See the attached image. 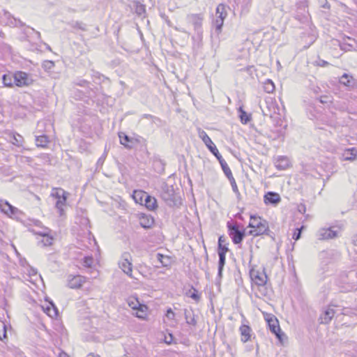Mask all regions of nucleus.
Here are the masks:
<instances>
[{
    "instance_id": "nucleus-1",
    "label": "nucleus",
    "mask_w": 357,
    "mask_h": 357,
    "mask_svg": "<svg viewBox=\"0 0 357 357\" xmlns=\"http://www.w3.org/2000/svg\"><path fill=\"white\" fill-rule=\"evenodd\" d=\"M248 227L252 228V229L249 231L250 235L254 236L262 234L270 235L268 234L270 231L267 221L261 218L259 216L250 215Z\"/></svg>"
},
{
    "instance_id": "nucleus-2",
    "label": "nucleus",
    "mask_w": 357,
    "mask_h": 357,
    "mask_svg": "<svg viewBox=\"0 0 357 357\" xmlns=\"http://www.w3.org/2000/svg\"><path fill=\"white\" fill-rule=\"evenodd\" d=\"M161 197L169 206H178L181 204L180 197L175 193L174 187L165 184L162 187Z\"/></svg>"
},
{
    "instance_id": "nucleus-3",
    "label": "nucleus",
    "mask_w": 357,
    "mask_h": 357,
    "mask_svg": "<svg viewBox=\"0 0 357 357\" xmlns=\"http://www.w3.org/2000/svg\"><path fill=\"white\" fill-rule=\"evenodd\" d=\"M227 16L225 5L220 3L215 11V19L213 21V24L215 28V31L219 34L222 31L224 20Z\"/></svg>"
},
{
    "instance_id": "nucleus-4",
    "label": "nucleus",
    "mask_w": 357,
    "mask_h": 357,
    "mask_svg": "<svg viewBox=\"0 0 357 357\" xmlns=\"http://www.w3.org/2000/svg\"><path fill=\"white\" fill-rule=\"evenodd\" d=\"M228 233L229 236L232 240L234 244L241 243L245 236V230H240L238 226L236 224H231L230 222H227Z\"/></svg>"
},
{
    "instance_id": "nucleus-5",
    "label": "nucleus",
    "mask_w": 357,
    "mask_h": 357,
    "mask_svg": "<svg viewBox=\"0 0 357 357\" xmlns=\"http://www.w3.org/2000/svg\"><path fill=\"white\" fill-rule=\"evenodd\" d=\"M120 268L130 278H133L132 275V257L128 252H125L122 254L121 261L119 263Z\"/></svg>"
},
{
    "instance_id": "nucleus-6",
    "label": "nucleus",
    "mask_w": 357,
    "mask_h": 357,
    "mask_svg": "<svg viewBox=\"0 0 357 357\" xmlns=\"http://www.w3.org/2000/svg\"><path fill=\"white\" fill-rule=\"evenodd\" d=\"M137 195H141V202H142L143 199H144V205L148 209L153 211L157 208V201L155 197L150 196L149 195L143 191H135L133 197L135 200H137Z\"/></svg>"
},
{
    "instance_id": "nucleus-7",
    "label": "nucleus",
    "mask_w": 357,
    "mask_h": 357,
    "mask_svg": "<svg viewBox=\"0 0 357 357\" xmlns=\"http://www.w3.org/2000/svg\"><path fill=\"white\" fill-rule=\"evenodd\" d=\"M14 83L16 86L22 87L31 84L33 82L31 77L25 72L17 71L13 75Z\"/></svg>"
},
{
    "instance_id": "nucleus-8",
    "label": "nucleus",
    "mask_w": 357,
    "mask_h": 357,
    "mask_svg": "<svg viewBox=\"0 0 357 357\" xmlns=\"http://www.w3.org/2000/svg\"><path fill=\"white\" fill-rule=\"evenodd\" d=\"M227 245L228 243H225L222 245H218V254L219 256L218 275L219 278H222V271L226 260V253L229 251Z\"/></svg>"
},
{
    "instance_id": "nucleus-9",
    "label": "nucleus",
    "mask_w": 357,
    "mask_h": 357,
    "mask_svg": "<svg viewBox=\"0 0 357 357\" xmlns=\"http://www.w3.org/2000/svg\"><path fill=\"white\" fill-rule=\"evenodd\" d=\"M270 331L275 335L276 337L282 342V337L285 335L281 331L278 319L274 317H271L266 319Z\"/></svg>"
},
{
    "instance_id": "nucleus-10",
    "label": "nucleus",
    "mask_w": 357,
    "mask_h": 357,
    "mask_svg": "<svg viewBox=\"0 0 357 357\" xmlns=\"http://www.w3.org/2000/svg\"><path fill=\"white\" fill-rule=\"evenodd\" d=\"M250 275L251 279L258 286H264L267 282V275L264 271V269L260 272L258 270L252 268L250 271Z\"/></svg>"
},
{
    "instance_id": "nucleus-11",
    "label": "nucleus",
    "mask_w": 357,
    "mask_h": 357,
    "mask_svg": "<svg viewBox=\"0 0 357 357\" xmlns=\"http://www.w3.org/2000/svg\"><path fill=\"white\" fill-rule=\"evenodd\" d=\"M204 16L202 14H190L187 15V21L193 25L195 31L199 33L202 29Z\"/></svg>"
},
{
    "instance_id": "nucleus-12",
    "label": "nucleus",
    "mask_w": 357,
    "mask_h": 357,
    "mask_svg": "<svg viewBox=\"0 0 357 357\" xmlns=\"http://www.w3.org/2000/svg\"><path fill=\"white\" fill-rule=\"evenodd\" d=\"M338 231L335 229V227L328 228H321L319 230L317 236L319 240H328L337 237Z\"/></svg>"
},
{
    "instance_id": "nucleus-13",
    "label": "nucleus",
    "mask_w": 357,
    "mask_h": 357,
    "mask_svg": "<svg viewBox=\"0 0 357 357\" xmlns=\"http://www.w3.org/2000/svg\"><path fill=\"white\" fill-rule=\"evenodd\" d=\"M0 211L8 217L17 215L20 211L17 208L12 206L8 201L0 199Z\"/></svg>"
},
{
    "instance_id": "nucleus-14",
    "label": "nucleus",
    "mask_w": 357,
    "mask_h": 357,
    "mask_svg": "<svg viewBox=\"0 0 357 357\" xmlns=\"http://www.w3.org/2000/svg\"><path fill=\"white\" fill-rule=\"evenodd\" d=\"M199 136L214 156L220 153L218 149L216 148V146L214 144V143L212 142L205 131L200 130L199 132Z\"/></svg>"
},
{
    "instance_id": "nucleus-15",
    "label": "nucleus",
    "mask_w": 357,
    "mask_h": 357,
    "mask_svg": "<svg viewBox=\"0 0 357 357\" xmlns=\"http://www.w3.org/2000/svg\"><path fill=\"white\" fill-rule=\"evenodd\" d=\"M331 306H334L333 305H330L328 306L322 312V314L319 317L320 324H329L332 319L335 315V310L333 308H331Z\"/></svg>"
},
{
    "instance_id": "nucleus-16",
    "label": "nucleus",
    "mask_w": 357,
    "mask_h": 357,
    "mask_svg": "<svg viewBox=\"0 0 357 357\" xmlns=\"http://www.w3.org/2000/svg\"><path fill=\"white\" fill-rule=\"evenodd\" d=\"M85 278L81 275H69L68 286L71 289H78L82 287Z\"/></svg>"
},
{
    "instance_id": "nucleus-17",
    "label": "nucleus",
    "mask_w": 357,
    "mask_h": 357,
    "mask_svg": "<svg viewBox=\"0 0 357 357\" xmlns=\"http://www.w3.org/2000/svg\"><path fill=\"white\" fill-rule=\"evenodd\" d=\"M139 220L140 226L144 229H150L154 224V219L151 215L141 213Z\"/></svg>"
},
{
    "instance_id": "nucleus-18",
    "label": "nucleus",
    "mask_w": 357,
    "mask_h": 357,
    "mask_svg": "<svg viewBox=\"0 0 357 357\" xmlns=\"http://www.w3.org/2000/svg\"><path fill=\"white\" fill-rule=\"evenodd\" d=\"M289 160L287 156L280 155L275 159V166L279 170H284L289 167Z\"/></svg>"
},
{
    "instance_id": "nucleus-19",
    "label": "nucleus",
    "mask_w": 357,
    "mask_h": 357,
    "mask_svg": "<svg viewBox=\"0 0 357 357\" xmlns=\"http://www.w3.org/2000/svg\"><path fill=\"white\" fill-rule=\"evenodd\" d=\"M264 201L266 204L276 205L281 201V198L277 192H268L264 197Z\"/></svg>"
},
{
    "instance_id": "nucleus-20",
    "label": "nucleus",
    "mask_w": 357,
    "mask_h": 357,
    "mask_svg": "<svg viewBox=\"0 0 357 357\" xmlns=\"http://www.w3.org/2000/svg\"><path fill=\"white\" fill-rule=\"evenodd\" d=\"M119 137L120 143L126 148L131 149L134 147V139H132V137H129L124 132H119Z\"/></svg>"
},
{
    "instance_id": "nucleus-21",
    "label": "nucleus",
    "mask_w": 357,
    "mask_h": 357,
    "mask_svg": "<svg viewBox=\"0 0 357 357\" xmlns=\"http://www.w3.org/2000/svg\"><path fill=\"white\" fill-rule=\"evenodd\" d=\"M357 155V149L356 148H350L345 149L342 154V160H349L353 161L356 159Z\"/></svg>"
},
{
    "instance_id": "nucleus-22",
    "label": "nucleus",
    "mask_w": 357,
    "mask_h": 357,
    "mask_svg": "<svg viewBox=\"0 0 357 357\" xmlns=\"http://www.w3.org/2000/svg\"><path fill=\"white\" fill-rule=\"evenodd\" d=\"M128 305L133 310H137L142 314H144V308L146 309V306L142 305L137 298L130 297L128 300Z\"/></svg>"
},
{
    "instance_id": "nucleus-23",
    "label": "nucleus",
    "mask_w": 357,
    "mask_h": 357,
    "mask_svg": "<svg viewBox=\"0 0 357 357\" xmlns=\"http://www.w3.org/2000/svg\"><path fill=\"white\" fill-rule=\"evenodd\" d=\"M241 335V341L246 342L250 339V333L252 331L251 328L245 324L241 325L239 328Z\"/></svg>"
},
{
    "instance_id": "nucleus-24",
    "label": "nucleus",
    "mask_w": 357,
    "mask_h": 357,
    "mask_svg": "<svg viewBox=\"0 0 357 357\" xmlns=\"http://www.w3.org/2000/svg\"><path fill=\"white\" fill-rule=\"evenodd\" d=\"M8 141L18 147L22 146L23 137L17 133H10L8 135Z\"/></svg>"
},
{
    "instance_id": "nucleus-25",
    "label": "nucleus",
    "mask_w": 357,
    "mask_h": 357,
    "mask_svg": "<svg viewBox=\"0 0 357 357\" xmlns=\"http://www.w3.org/2000/svg\"><path fill=\"white\" fill-rule=\"evenodd\" d=\"M156 259L160 263L161 266L169 267L172 264V259L167 255L157 253Z\"/></svg>"
},
{
    "instance_id": "nucleus-26",
    "label": "nucleus",
    "mask_w": 357,
    "mask_h": 357,
    "mask_svg": "<svg viewBox=\"0 0 357 357\" xmlns=\"http://www.w3.org/2000/svg\"><path fill=\"white\" fill-rule=\"evenodd\" d=\"M184 316L185 321L188 324L192 326H195L197 324V321L195 318V314L192 310L185 309Z\"/></svg>"
},
{
    "instance_id": "nucleus-27",
    "label": "nucleus",
    "mask_w": 357,
    "mask_h": 357,
    "mask_svg": "<svg viewBox=\"0 0 357 357\" xmlns=\"http://www.w3.org/2000/svg\"><path fill=\"white\" fill-rule=\"evenodd\" d=\"M67 200V196L61 197V199H57L55 206L58 210L60 216H62L64 214L63 207L66 206Z\"/></svg>"
},
{
    "instance_id": "nucleus-28",
    "label": "nucleus",
    "mask_w": 357,
    "mask_h": 357,
    "mask_svg": "<svg viewBox=\"0 0 357 357\" xmlns=\"http://www.w3.org/2000/svg\"><path fill=\"white\" fill-rule=\"evenodd\" d=\"M340 82L347 86H351L354 83V79L352 76L344 73L340 79Z\"/></svg>"
},
{
    "instance_id": "nucleus-29",
    "label": "nucleus",
    "mask_w": 357,
    "mask_h": 357,
    "mask_svg": "<svg viewBox=\"0 0 357 357\" xmlns=\"http://www.w3.org/2000/svg\"><path fill=\"white\" fill-rule=\"evenodd\" d=\"M45 312L51 317H56L58 314V310L52 301L45 308Z\"/></svg>"
},
{
    "instance_id": "nucleus-30",
    "label": "nucleus",
    "mask_w": 357,
    "mask_h": 357,
    "mask_svg": "<svg viewBox=\"0 0 357 357\" xmlns=\"http://www.w3.org/2000/svg\"><path fill=\"white\" fill-rule=\"evenodd\" d=\"M238 112L239 117L242 123L246 124L251 121V114H248L242 107H239Z\"/></svg>"
},
{
    "instance_id": "nucleus-31",
    "label": "nucleus",
    "mask_w": 357,
    "mask_h": 357,
    "mask_svg": "<svg viewBox=\"0 0 357 357\" xmlns=\"http://www.w3.org/2000/svg\"><path fill=\"white\" fill-rule=\"evenodd\" d=\"M36 142L38 146L45 147L47 145L49 140L47 136L43 135L37 136Z\"/></svg>"
},
{
    "instance_id": "nucleus-32",
    "label": "nucleus",
    "mask_w": 357,
    "mask_h": 357,
    "mask_svg": "<svg viewBox=\"0 0 357 357\" xmlns=\"http://www.w3.org/2000/svg\"><path fill=\"white\" fill-rule=\"evenodd\" d=\"M68 25H70L72 28L75 29H79L82 31H86V25L83 23L82 22L79 21H71L67 23Z\"/></svg>"
},
{
    "instance_id": "nucleus-33",
    "label": "nucleus",
    "mask_w": 357,
    "mask_h": 357,
    "mask_svg": "<svg viewBox=\"0 0 357 357\" xmlns=\"http://www.w3.org/2000/svg\"><path fill=\"white\" fill-rule=\"evenodd\" d=\"M13 80L14 81L13 75L12 74H4L2 76V81L3 84L5 86H13Z\"/></svg>"
},
{
    "instance_id": "nucleus-34",
    "label": "nucleus",
    "mask_w": 357,
    "mask_h": 357,
    "mask_svg": "<svg viewBox=\"0 0 357 357\" xmlns=\"http://www.w3.org/2000/svg\"><path fill=\"white\" fill-rule=\"evenodd\" d=\"M135 13L138 15H142L146 12L145 6L139 1L134 3Z\"/></svg>"
},
{
    "instance_id": "nucleus-35",
    "label": "nucleus",
    "mask_w": 357,
    "mask_h": 357,
    "mask_svg": "<svg viewBox=\"0 0 357 357\" xmlns=\"http://www.w3.org/2000/svg\"><path fill=\"white\" fill-rule=\"evenodd\" d=\"M186 295L197 302L199 301L200 299V295L198 293V291L192 287V289H190L186 293Z\"/></svg>"
},
{
    "instance_id": "nucleus-36",
    "label": "nucleus",
    "mask_w": 357,
    "mask_h": 357,
    "mask_svg": "<svg viewBox=\"0 0 357 357\" xmlns=\"http://www.w3.org/2000/svg\"><path fill=\"white\" fill-rule=\"evenodd\" d=\"M40 236L43 237L41 242L43 243L44 246H48L52 244L53 238L50 234L47 235V233H41Z\"/></svg>"
},
{
    "instance_id": "nucleus-37",
    "label": "nucleus",
    "mask_w": 357,
    "mask_h": 357,
    "mask_svg": "<svg viewBox=\"0 0 357 357\" xmlns=\"http://www.w3.org/2000/svg\"><path fill=\"white\" fill-rule=\"evenodd\" d=\"M264 89L266 93H272L275 90V85L273 81L266 79L264 84Z\"/></svg>"
},
{
    "instance_id": "nucleus-38",
    "label": "nucleus",
    "mask_w": 357,
    "mask_h": 357,
    "mask_svg": "<svg viewBox=\"0 0 357 357\" xmlns=\"http://www.w3.org/2000/svg\"><path fill=\"white\" fill-rule=\"evenodd\" d=\"M52 196L54 197L56 199H61V197L68 196V192L61 188L55 189L53 192H52Z\"/></svg>"
},
{
    "instance_id": "nucleus-39",
    "label": "nucleus",
    "mask_w": 357,
    "mask_h": 357,
    "mask_svg": "<svg viewBox=\"0 0 357 357\" xmlns=\"http://www.w3.org/2000/svg\"><path fill=\"white\" fill-rule=\"evenodd\" d=\"M93 263V258L92 256H86L82 259V265L86 268L91 267Z\"/></svg>"
},
{
    "instance_id": "nucleus-40",
    "label": "nucleus",
    "mask_w": 357,
    "mask_h": 357,
    "mask_svg": "<svg viewBox=\"0 0 357 357\" xmlns=\"http://www.w3.org/2000/svg\"><path fill=\"white\" fill-rule=\"evenodd\" d=\"M42 67L45 71H50L54 67V63L52 61L46 60L43 61Z\"/></svg>"
},
{
    "instance_id": "nucleus-41",
    "label": "nucleus",
    "mask_w": 357,
    "mask_h": 357,
    "mask_svg": "<svg viewBox=\"0 0 357 357\" xmlns=\"http://www.w3.org/2000/svg\"><path fill=\"white\" fill-rule=\"evenodd\" d=\"M215 157L218 159V162H220V165H221L222 169L225 168V167L228 166L227 163V162H226V161L222 158V155H221L220 153H218V155H216Z\"/></svg>"
},
{
    "instance_id": "nucleus-42",
    "label": "nucleus",
    "mask_w": 357,
    "mask_h": 357,
    "mask_svg": "<svg viewBox=\"0 0 357 357\" xmlns=\"http://www.w3.org/2000/svg\"><path fill=\"white\" fill-rule=\"evenodd\" d=\"M75 84L82 87L89 88L90 83L86 79H80L77 82H75Z\"/></svg>"
},
{
    "instance_id": "nucleus-43",
    "label": "nucleus",
    "mask_w": 357,
    "mask_h": 357,
    "mask_svg": "<svg viewBox=\"0 0 357 357\" xmlns=\"http://www.w3.org/2000/svg\"><path fill=\"white\" fill-rule=\"evenodd\" d=\"M154 167L156 168L158 167L160 169L158 170V172H162L164 171V164L162 162L161 160H156L153 163Z\"/></svg>"
},
{
    "instance_id": "nucleus-44",
    "label": "nucleus",
    "mask_w": 357,
    "mask_h": 357,
    "mask_svg": "<svg viewBox=\"0 0 357 357\" xmlns=\"http://www.w3.org/2000/svg\"><path fill=\"white\" fill-rule=\"evenodd\" d=\"M301 229H302V227L298 229L297 228L296 229V231H294V234H293V238L295 240V241H297L300 238H301Z\"/></svg>"
},
{
    "instance_id": "nucleus-45",
    "label": "nucleus",
    "mask_w": 357,
    "mask_h": 357,
    "mask_svg": "<svg viewBox=\"0 0 357 357\" xmlns=\"http://www.w3.org/2000/svg\"><path fill=\"white\" fill-rule=\"evenodd\" d=\"M92 76L93 78V82H97L98 80L100 82L101 79L103 77V76L98 72H93Z\"/></svg>"
},
{
    "instance_id": "nucleus-46",
    "label": "nucleus",
    "mask_w": 357,
    "mask_h": 357,
    "mask_svg": "<svg viewBox=\"0 0 357 357\" xmlns=\"http://www.w3.org/2000/svg\"><path fill=\"white\" fill-rule=\"evenodd\" d=\"M319 101L321 103H328V102H331L330 97H328L327 96H321L319 98Z\"/></svg>"
},
{
    "instance_id": "nucleus-47",
    "label": "nucleus",
    "mask_w": 357,
    "mask_h": 357,
    "mask_svg": "<svg viewBox=\"0 0 357 357\" xmlns=\"http://www.w3.org/2000/svg\"><path fill=\"white\" fill-rule=\"evenodd\" d=\"M166 317L169 319H174V312L172 311V310L171 308H169L167 310Z\"/></svg>"
},
{
    "instance_id": "nucleus-48",
    "label": "nucleus",
    "mask_w": 357,
    "mask_h": 357,
    "mask_svg": "<svg viewBox=\"0 0 357 357\" xmlns=\"http://www.w3.org/2000/svg\"><path fill=\"white\" fill-rule=\"evenodd\" d=\"M225 243H227L226 237L223 235L220 236L218 238V245H225Z\"/></svg>"
},
{
    "instance_id": "nucleus-49",
    "label": "nucleus",
    "mask_w": 357,
    "mask_h": 357,
    "mask_svg": "<svg viewBox=\"0 0 357 357\" xmlns=\"http://www.w3.org/2000/svg\"><path fill=\"white\" fill-rule=\"evenodd\" d=\"M222 171L224 172L226 176H229L232 174L231 171L229 166L225 167V168L222 169Z\"/></svg>"
},
{
    "instance_id": "nucleus-50",
    "label": "nucleus",
    "mask_w": 357,
    "mask_h": 357,
    "mask_svg": "<svg viewBox=\"0 0 357 357\" xmlns=\"http://www.w3.org/2000/svg\"><path fill=\"white\" fill-rule=\"evenodd\" d=\"M317 66H321V67H324V66H326L328 65V63L324 60H322V59H320L319 61L317 62Z\"/></svg>"
},
{
    "instance_id": "nucleus-51",
    "label": "nucleus",
    "mask_w": 357,
    "mask_h": 357,
    "mask_svg": "<svg viewBox=\"0 0 357 357\" xmlns=\"http://www.w3.org/2000/svg\"><path fill=\"white\" fill-rule=\"evenodd\" d=\"M231 188H232L233 191H234L236 194H239V191H238V186H237L236 183L235 182V183H231Z\"/></svg>"
},
{
    "instance_id": "nucleus-52",
    "label": "nucleus",
    "mask_w": 357,
    "mask_h": 357,
    "mask_svg": "<svg viewBox=\"0 0 357 357\" xmlns=\"http://www.w3.org/2000/svg\"><path fill=\"white\" fill-rule=\"evenodd\" d=\"M342 311L341 314H344V315H349L350 313H351V310L350 309L347 308V307L342 308Z\"/></svg>"
},
{
    "instance_id": "nucleus-53",
    "label": "nucleus",
    "mask_w": 357,
    "mask_h": 357,
    "mask_svg": "<svg viewBox=\"0 0 357 357\" xmlns=\"http://www.w3.org/2000/svg\"><path fill=\"white\" fill-rule=\"evenodd\" d=\"M132 139H134V146L136 144L140 143L142 140H144V139L140 136H137V137H132Z\"/></svg>"
},
{
    "instance_id": "nucleus-54",
    "label": "nucleus",
    "mask_w": 357,
    "mask_h": 357,
    "mask_svg": "<svg viewBox=\"0 0 357 357\" xmlns=\"http://www.w3.org/2000/svg\"><path fill=\"white\" fill-rule=\"evenodd\" d=\"M306 208L304 204H301L298 206V211L301 213H304L305 212Z\"/></svg>"
},
{
    "instance_id": "nucleus-55",
    "label": "nucleus",
    "mask_w": 357,
    "mask_h": 357,
    "mask_svg": "<svg viewBox=\"0 0 357 357\" xmlns=\"http://www.w3.org/2000/svg\"><path fill=\"white\" fill-rule=\"evenodd\" d=\"M50 230L48 228L43 229V231H36V234L40 236L41 233H47V235L50 234Z\"/></svg>"
},
{
    "instance_id": "nucleus-56",
    "label": "nucleus",
    "mask_w": 357,
    "mask_h": 357,
    "mask_svg": "<svg viewBox=\"0 0 357 357\" xmlns=\"http://www.w3.org/2000/svg\"><path fill=\"white\" fill-rule=\"evenodd\" d=\"M58 357H69L68 354L63 350H61L58 354Z\"/></svg>"
},
{
    "instance_id": "nucleus-57",
    "label": "nucleus",
    "mask_w": 357,
    "mask_h": 357,
    "mask_svg": "<svg viewBox=\"0 0 357 357\" xmlns=\"http://www.w3.org/2000/svg\"><path fill=\"white\" fill-rule=\"evenodd\" d=\"M142 118L147 119H149V120L154 119L153 115L149 114H143Z\"/></svg>"
},
{
    "instance_id": "nucleus-58",
    "label": "nucleus",
    "mask_w": 357,
    "mask_h": 357,
    "mask_svg": "<svg viewBox=\"0 0 357 357\" xmlns=\"http://www.w3.org/2000/svg\"><path fill=\"white\" fill-rule=\"evenodd\" d=\"M227 178L229 179V181L230 182V184L236 182V181H235V179H234V178L232 174L229 176H227Z\"/></svg>"
},
{
    "instance_id": "nucleus-59",
    "label": "nucleus",
    "mask_w": 357,
    "mask_h": 357,
    "mask_svg": "<svg viewBox=\"0 0 357 357\" xmlns=\"http://www.w3.org/2000/svg\"><path fill=\"white\" fill-rule=\"evenodd\" d=\"M227 178L229 179V181L230 182V184L236 182V181H235V179H234V178L232 174L229 176H227Z\"/></svg>"
},
{
    "instance_id": "nucleus-60",
    "label": "nucleus",
    "mask_w": 357,
    "mask_h": 357,
    "mask_svg": "<svg viewBox=\"0 0 357 357\" xmlns=\"http://www.w3.org/2000/svg\"><path fill=\"white\" fill-rule=\"evenodd\" d=\"M1 326H2L3 331V336L4 338H6V325L3 323H2Z\"/></svg>"
},
{
    "instance_id": "nucleus-61",
    "label": "nucleus",
    "mask_w": 357,
    "mask_h": 357,
    "mask_svg": "<svg viewBox=\"0 0 357 357\" xmlns=\"http://www.w3.org/2000/svg\"><path fill=\"white\" fill-rule=\"evenodd\" d=\"M153 118H154L153 119H151L153 123H157L158 122H160V119L159 118L154 116H153Z\"/></svg>"
},
{
    "instance_id": "nucleus-62",
    "label": "nucleus",
    "mask_w": 357,
    "mask_h": 357,
    "mask_svg": "<svg viewBox=\"0 0 357 357\" xmlns=\"http://www.w3.org/2000/svg\"><path fill=\"white\" fill-rule=\"evenodd\" d=\"M15 26H17V25H19V26H24V23H23V22H22L20 20H18L17 21V20H15Z\"/></svg>"
},
{
    "instance_id": "nucleus-63",
    "label": "nucleus",
    "mask_w": 357,
    "mask_h": 357,
    "mask_svg": "<svg viewBox=\"0 0 357 357\" xmlns=\"http://www.w3.org/2000/svg\"><path fill=\"white\" fill-rule=\"evenodd\" d=\"M352 241L354 245L357 246V235L353 236Z\"/></svg>"
},
{
    "instance_id": "nucleus-64",
    "label": "nucleus",
    "mask_w": 357,
    "mask_h": 357,
    "mask_svg": "<svg viewBox=\"0 0 357 357\" xmlns=\"http://www.w3.org/2000/svg\"><path fill=\"white\" fill-rule=\"evenodd\" d=\"M173 336L172 334L169 335V340H167V338L165 339V342L167 344H171L172 342Z\"/></svg>"
}]
</instances>
